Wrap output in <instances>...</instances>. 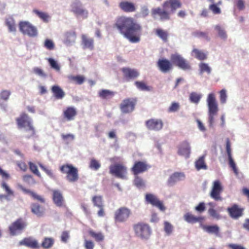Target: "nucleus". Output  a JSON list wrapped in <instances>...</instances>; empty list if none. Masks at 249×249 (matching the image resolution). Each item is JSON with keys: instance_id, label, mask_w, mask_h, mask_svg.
<instances>
[{"instance_id": "6e6d98bb", "label": "nucleus", "mask_w": 249, "mask_h": 249, "mask_svg": "<svg viewBox=\"0 0 249 249\" xmlns=\"http://www.w3.org/2000/svg\"><path fill=\"white\" fill-rule=\"evenodd\" d=\"M220 94V101L221 104H225L227 100V94L226 90L225 89H222L219 91Z\"/></svg>"}, {"instance_id": "5701e85b", "label": "nucleus", "mask_w": 249, "mask_h": 249, "mask_svg": "<svg viewBox=\"0 0 249 249\" xmlns=\"http://www.w3.org/2000/svg\"><path fill=\"white\" fill-rule=\"evenodd\" d=\"M191 152V147L187 141L182 142L178 147V154L179 155L189 158Z\"/></svg>"}, {"instance_id": "e2e57ef3", "label": "nucleus", "mask_w": 249, "mask_h": 249, "mask_svg": "<svg viewBox=\"0 0 249 249\" xmlns=\"http://www.w3.org/2000/svg\"><path fill=\"white\" fill-rule=\"evenodd\" d=\"M229 159V165L231 168H232L233 172L236 175L238 174V171L236 167V164L235 162L233 161V160L232 159V157L228 158Z\"/></svg>"}, {"instance_id": "cd10ccee", "label": "nucleus", "mask_w": 249, "mask_h": 249, "mask_svg": "<svg viewBox=\"0 0 249 249\" xmlns=\"http://www.w3.org/2000/svg\"><path fill=\"white\" fill-rule=\"evenodd\" d=\"M20 188L22 190V191L25 193V194L29 195L31 196H32L34 199L38 200L41 203H44L45 202V199L42 196L37 195L35 192L25 188L22 186H20Z\"/></svg>"}, {"instance_id": "6ab92c4d", "label": "nucleus", "mask_w": 249, "mask_h": 249, "mask_svg": "<svg viewBox=\"0 0 249 249\" xmlns=\"http://www.w3.org/2000/svg\"><path fill=\"white\" fill-rule=\"evenodd\" d=\"M119 7L124 13H134L137 10V5L133 2L122 0L119 3Z\"/></svg>"}, {"instance_id": "aec40b11", "label": "nucleus", "mask_w": 249, "mask_h": 249, "mask_svg": "<svg viewBox=\"0 0 249 249\" xmlns=\"http://www.w3.org/2000/svg\"><path fill=\"white\" fill-rule=\"evenodd\" d=\"M145 124L149 130L159 131L162 129L163 123L160 119H151L146 121Z\"/></svg>"}, {"instance_id": "4c0bfd02", "label": "nucleus", "mask_w": 249, "mask_h": 249, "mask_svg": "<svg viewBox=\"0 0 249 249\" xmlns=\"http://www.w3.org/2000/svg\"><path fill=\"white\" fill-rule=\"evenodd\" d=\"M1 187L2 188L5 190V192L6 193V195H0V199H1L3 197H4L5 198H7L8 196H14V191H12L10 187L8 186V185L7 184V183L5 182H3L1 184Z\"/></svg>"}, {"instance_id": "4be33fe9", "label": "nucleus", "mask_w": 249, "mask_h": 249, "mask_svg": "<svg viewBox=\"0 0 249 249\" xmlns=\"http://www.w3.org/2000/svg\"><path fill=\"white\" fill-rule=\"evenodd\" d=\"M244 208H240L237 204H234L227 209L230 216L234 219H237L243 214Z\"/></svg>"}, {"instance_id": "423d86ee", "label": "nucleus", "mask_w": 249, "mask_h": 249, "mask_svg": "<svg viewBox=\"0 0 249 249\" xmlns=\"http://www.w3.org/2000/svg\"><path fill=\"white\" fill-rule=\"evenodd\" d=\"M60 171L63 174H66L67 179L71 182L77 181L79 176L78 169L71 164H66L62 165L60 168Z\"/></svg>"}, {"instance_id": "72a5a7b5", "label": "nucleus", "mask_w": 249, "mask_h": 249, "mask_svg": "<svg viewBox=\"0 0 249 249\" xmlns=\"http://www.w3.org/2000/svg\"><path fill=\"white\" fill-rule=\"evenodd\" d=\"M184 218L186 221L190 223H195L203 220V217H196L190 213H186L184 215Z\"/></svg>"}, {"instance_id": "a18cd8bd", "label": "nucleus", "mask_w": 249, "mask_h": 249, "mask_svg": "<svg viewBox=\"0 0 249 249\" xmlns=\"http://www.w3.org/2000/svg\"><path fill=\"white\" fill-rule=\"evenodd\" d=\"M201 97L202 96L200 94L193 92L190 94L189 99L192 103L197 104L199 102Z\"/></svg>"}, {"instance_id": "b1692460", "label": "nucleus", "mask_w": 249, "mask_h": 249, "mask_svg": "<svg viewBox=\"0 0 249 249\" xmlns=\"http://www.w3.org/2000/svg\"><path fill=\"white\" fill-rule=\"evenodd\" d=\"M185 175L183 172H175L172 174L168 179L167 183L172 186L178 181L183 180Z\"/></svg>"}, {"instance_id": "680f3d73", "label": "nucleus", "mask_w": 249, "mask_h": 249, "mask_svg": "<svg viewBox=\"0 0 249 249\" xmlns=\"http://www.w3.org/2000/svg\"><path fill=\"white\" fill-rule=\"evenodd\" d=\"M179 108V105L178 103H173L168 108L169 112H176L178 110Z\"/></svg>"}, {"instance_id": "39448f33", "label": "nucleus", "mask_w": 249, "mask_h": 249, "mask_svg": "<svg viewBox=\"0 0 249 249\" xmlns=\"http://www.w3.org/2000/svg\"><path fill=\"white\" fill-rule=\"evenodd\" d=\"M208 107V122L210 127H213L214 123V116L218 111V106L215 94L211 93L208 94L207 98Z\"/></svg>"}, {"instance_id": "603ef678", "label": "nucleus", "mask_w": 249, "mask_h": 249, "mask_svg": "<svg viewBox=\"0 0 249 249\" xmlns=\"http://www.w3.org/2000/svg\"><path fill=\"white\" fill-rule=\"evenodd\" d=\"M48 61L53 69H54L56 71H59L60 70V67L57 62L52 58L48 59Z\"/></svg>"}, {"instance_id": "0e129e2a", "label": "nucleus", "mask_w": 249, "mask_h": 249, "mask_svg": "<svg viewBox=\"0 0 249 249\" xmlns=\"http://www.w3.org/2000/svg\"><path fill=\"white\" fill-rule=\"evenodd\" d=\"M16 164L21 171L23 172H26L27 171V165L25 162L22 161H18L16 162Z\"/></svg>"}, {"instance_id": "338daca9", "label": "nucleus", "mask_w": 249, "mask_h": 249, "mask_svg": "<svg viewBox=\"0 0 249 249\" xmlns=\"http://www.w3.org/2000/svg\"><path fill=\"white\" fill-rule=\"evenodd\" d=\"M84 247L86 249H93L94 244L91 240H85L84 241Z\"/></svg>"}, {"instance_id": "8fccbe9b", "label": "nucleus", "mask_w": 249, "mask_h": 249, "mask_svg": "<svg viewBox=\"0 0 249 249\" xmlns=\"http://www.w3.org/2000/svg\"><path fill=\"white\" fill-rule=\"evenodd\" d=\"M28 164L30 171L37 177H41L40 173L37 169V166L31 161L29 162Z\"/></svg>"}, {"instance_id": "79ce46f5", "label": "nucleus", "mask_w": 249, "mask_h": 249, "mask_svg": "<svg viewBox=\"0 0 249 249\" xmlns=\"http://www.w3.org/2000/svg\"><path fill=\"white\" fill-rule=\"evenodd\" d=\"M205 231L209 233H214L218 235L219 231V227L217 225L207 226L204 227Z\"/></svg>"}, {"instance_id": "9d476101", "label": "nucleus", "mask_w": 249, "mask_h": 249, "mask_svg": "<svg viewBox=\"0 0 249 249\" xmlns=\"http://www.w3.org/2000/svg\"><path fill=\"white\" fill-rule=\"evenodd\" d=\"M19 29L22 33L30 37H35L38 34L36 28L28 21H20Z\"/></svg>"}, {"instance_id": "a19ab883", "label": "nucleus", "mask_w": 249, "mask_h": 249, "mask_svg": "<svg viewBox=\"0 0 249 249\" xmlns=\"http://www.w3.org/2000/svg\"><path fill=\"white\" fill-rule=\"evenodd\" d=\"M218 36L223 39H226L227 37V35L224 29L220 25H216L214 27Z\"/></svg>"}, {"instance_id": "ddd939ff", "label": "nucleus", "mask_w": 249, "mask_h": 249, "mask_svg": "<svg viewBox=\"0 0 249 249\" xmlns=\"http://www.w3.org/2000/svg\"><path fill=\"white\" fill-rule=\"evenodd\" d=\"M136 102V100L134 98L125 99L120 105V109L124 113L131 112L134 110Z\"/></svg>"}, {"instance_id": "4468645a", "label": "nucleus", "mask_w": 249, "mask_h": 249, "mask_svg": "<svg viewBox=\"0 0 249 249\" xmlns=\"http://www.w3.org/2000/svg\"><path fill=\"white\" fill-rule=\"evenodd\" d=\"M223 191V187L219 180L213 181L212 189L210 193V196L216 201L222 200L220 194Z\"/></svg>"}, {"instance_id": "e433bc0d", "label": "nucleus", "mask_w": 249, "mask_h": 249, "mask_svg": "<svg viewBox=\"0 0 249 249\" xmlns=\"http://www.w3.org/2000/svg\"><path fill=\"white\" fill-rule=\"evenodd\" d=\"M6 25L8 27L9 31L15 32L16 31V25L13 18L10 17L6 19Z\"/></svg>"}, {"instance_id": "f257e3e1", "label": "nucleus", "mask_w": 249, "mask_h": 249, "mask_svg": "<svg viewBox=\"0 0 249 249\" xmlns=\"http://www.w3.org/2000/svg\"><path fill=\"white\" fill-rule=\"evenodd\" d=\"M113 27L131 43H136L140 41L142 27L133 18L119 16L116 19Z\"/></svg>"}, {"instance_id": "5fc2aeb1", "label": "nucleus", "mask_w": 249, "mask_h": 249, "mask_svg": "<svg viewBox=\"0 0 249 249\" xmlns=\"http://www.w3.org/2000/svg\"><path fill=\"white\" fill-rule=\"evenodd\" d=\"M61 136L62 140L67 143H68L70 141H72L74 139V136L71 134H62Z\"/></svg>"}, {"instance_id": "2eb2a0df", "label": "nucleus", "mask_w": 249, "mask_h": 249, "mask_svg": "<svg viewBox=\"0 0 249 249\" xmlns=\"http://www.w3.org/2000/svg\"><path fill=\"white\" fill-rule=\"evenodd\" d=\"M151 167L145 161H136L131 169L134 175L146 172Z\"/></svg>"}, {"instance_id": "c756f323", "label": "nucleus", "mask_w": 249, "mask_h": 249, "mask_svg": "<svg viewBox=\"0 0 249 249\" xmlns=\"http://www.w3.org/2000/svg\"><path fill=\"white\" fill-rule=\"evenodd\" d=\"M154 32L155 34L163 42H166L168 41L169 34L167 31L158 28L155 29Z\"/></svg>"}, {"instance_id": "bf43d9fd", "label": "nucleus", "mask_w": 249, "mask_h": 249, "mask_svg": "<svg viewBox=\"0 0 249 249\" xmlns=\"http://www.w3.org/2000/svg\"><path fill=\"white\" fill-rule=\"evenodd\" d=\"M101 166L100 163L95 159H92L90 162L89 167L95 170H98Z\"/></svg>"}, {"instance_id": "473e14b6", "label": "nucleus", "mask_w": 249, "mask_h": 249, "mask_svg": "<svg viewBox=\"0 0 249 249\" xmlns=\"http://www.w3.org/2000/svg\"><path fill=\"white\" fill-rule=\"evenodd\" d=\"M89 235L93 238L95 241L100 242L104 241L105 236L103 233L101 232H95L92 230H89L88 231Z\"/></svg>"}, {"instance_id": "a211bd4d", "label": "nucleus", "mask_w": 249, "mask_h": 249, "mask_svg": "<svg viewBox=\"0 0 249 249\" xmlns=\"http://www.w3.org/2000/svg\"><path fill=\"white\" fill-rule=\"evenodd\" d=\"M52 200L53 203L58 207L65 206V199L62 192L59 190H53Z\"/></svg>"}, {"instance_id": "dca6fc26", "label": "nucleus", "mask_w": 249, "mask_h": 249, "mask_svg": "<svg viewBox=\"0 0 249 249\" xmlns=\"http://www.w3.org/2000/svg\"><path fill=\"white\" fill-rule=\"evenodd\" d=\"M19 245L24 246L32 249H39L40 248L38 241L31 236L24 238L19 241Z\"/></svg>"}, {"instance_id": "774afa93", "label": "nucleus", "mask_w": 249, "mask_h": 249, "mask_svg": "<svg viewBox=\"0 0 249 249\" xmlns=\"http://www.w3.org/2000/svg\"><path fill=\"white\" fill-rule=\"evenodd\" d=\"M206 207L204 202H200L195 207V210L199 213H201L205 210Z\"/></svg>"}, {"instance_id": "052dcab7", "label": "nucleus", "mask_w": 249, "mask_h": 249, "mask_svg": "<svg viewBox=\"0 0 249 249\" xmlns=\"http://www.w3.org/2000/svg\"><path fill=\"white\" fill-rule=\"evenodd\" d=\"M164 231L167 234H170L173 231V226L168 222H165L164 223Z\"/></svg>"}, {"instance_id": "58836bf2", "label": "nucleus", "mask_w": 249, "mask_h": 249, "mask_svg": "<svg viewBox=\"0 0 249 249\" xmlns=\"http://www.w3.org/2000/svg\"><path fill=\"white\" fill-rule=\"evenodd\" d=\"M39 18L45 22H48L49 21V16L45 12L40 11L36 9H34L33 11Z\"/></svg>"}, {"instance_id": "1a4fd4ad", "label": "nucleus", "mask_w": 249, "mask_h": 249, "mask_svg": "<svg viewBox=\"0 0 249 249\" xmlns=\"http://www.w3.org/2000/svg\"><path fill=\"white\" fill-rule=\"evenodd\" d=\"M131 214V210L126 207H121L114 212V219L116 223L126 222Z\"/></svg>"}, {"instance_id": "de8ad7c7", "label": "nucleus", "mask_w": 249, "mask_h": 249, "mask_svg": "<svg viewBox=\"0 0 249 249\" xmlns=\"http://www.w3.org/2000/svg\"><path fill=\"white\" fill-rule=\"evenodd\" d=\"M193 35L196 37L204 38L207 40H210L208 34L206 32L196 31L193 33Z\"/></svg>"}, {"instance_id": "a878e982", "label": "nucleus", "mask_w": 249, "mask_h": 249, "mask_svg": "<svg viewBox=\"0 0 249 249\" xmlns=\"http://www.w3.org/2000/svg\"><path fill=\"white\" fill-rule=\"evenodd\" d=\"M82 44L84 49L92 50L94 49V40L86 35L81 36Z\"/></svg>"}, {"instance_id": "49530a36", "label": "nucleus", "mask_w": 249, "mask_h": 249, "mask_svg": "<svg viewBox=\"0 0 249 249\" xmlns=\"http://www.w3.org/2000/svg\"><path fill=\"white\" fill-rule=\"evenodd\" d=\"M136 177L134 180V185L138 188H142L145 187V183L144 180L138 175H135Z\"/></svg>"}, {"instance_id": "3c124183", "label": "nucleus", "mask_w": 249, "mask_h": 249, "mask_svg": "<svg viewBox=\"0 0 249 249\" xmlns=\"http://www.w3.org/2000/svg\"><path fill=\"white\" fill-rule=\"evenodd\" d=\"M11 93L8 90H2L0 93V99L6 101H7L11 95Z\"/></svg>"}, {"instance_id": "13d9d810", "label": "nucleus", "mask_w": 249, "mask_h": 249, "mask_svg": "<svg viewBox=\"0 0 249 249\" xmlns=\"http://www.w3.org/2000/svg\"><path fill=\"white\" fill-rule=\"evenodd\" d=\"M209 8L214 14H219L221 13L220 8L218 7L216 4H212L210 5Z\"/></svg>"}, {"instance_id": "20e7f679", "label": "nucleus", "mask_w": 249, "mask_h": 249, "mask_svg": "<svg viewBox=\"0 0 249 249\" xmlns=\"http://www.w3.org/2000/svg\"><path fill=\"white\" fill-rule=\"evenodd\" d=\"M16 120L18 128H24L26 131L29 133L26 136L27 138L29 139L35 135V129L33 126L32 119L27 114L25 113H21L20 116L16 118Z\"/></svg>"}, {"instance_id": "6e6552de", "label": "nucleus", "mask_w": 249, "mask_h": 249, "mask_svg": "<svg viewBox=\"0 0 249 249\" xmlns=\"http://www.w3.org/2000/svg\"><path fill=\"white\" fill-rule=\"evenodd\" d=\"M27 225V222L23 218L17 219L9 226L8 229L10 235L15 236L21 233Z\"/></svg>"}, {"instance_id": "f8f14e48", "label": "nucleus", "mask_w": 249, "mask_h": 249, "mask_svg": "<svg viewBox=\"0 0 249 249\" xmlns=\"http://www.w3.org/2000/svg\"><path fill=\"white\" fill-rule=\"evenodd\" d=\"M145 199L147 203L150 204L153 206L157 207L162 212H164L166 209L163 202L153 194H146L145 196Z\"/></svg>"}, {"instance_id": "f3484780", "label": "nucleus", "mask_w": 249, "mask_h": 249, "mask_svg": "<svg viewBox=\"0 0 249 249\" xmlns=\"http://www.w3.org/2000/svg\"><path fill=\"white\" fill-rule=\"evenodd\" d=\"M71 12L76 16H81L83 18H87L88 17L89 12L88 10L83 8L81 3L80 2H73L71 5Z\"/></svg>"}, {"instance_id": "0eeeda50", "label": "nucleus", "mask_w": 249, "mask_h": 249, "mask_svg": "<svg viewBox=\"0 0 249 249\" xmlns=\"http://www.w3.org/2000/svg\"><path fill=\"white\" fill-rule=\"evenodd\" d=\"M136 235L142 239H148L151 233L149 226L145 223L140 222L133 225Z\"/></svg>"}, {"instance_id": "f704fd0d", "label": "nucleus", "mask_w": 249, "mask_h": 249, "mask_svg": "<svg viewBox=\"0 0 249 249\" xmlns=\"http://www.w3.org/2000/svg\"><path fill=\"white\" fill-rule=\"evenodd\" d=\"M99 96L103 99H108L112 98L115 93L108 89H102L98 92Z\"/></svg>"}, {"instance_id": "69168bd1", "label": "nucleus", "mask_w": 249, "mask_h": 249, "mask_svg": "<svg viewBox=\"0 0 249 249\" xmlns=\"http://www.w3.org/2000/svg\"><path fill=\"white\" fill-rule=\"evenodd\" d=\"M70 238L69 232L68 231L62 232L61 235V240L64 243H67Z\"/></svg>"}, {"instance_id": "9b49d317", "label": "nucleus", "mask_w": 249, "mask_h": 249, "mask_svg": "<svg viewBox=\"0 0 249 249\" xmlns=\"http://www.w3.org/2000/svg\"><path fill=\"white\" fill-rule=\"evenodd\" d=\"M109 173L124 179L126 178L127 168L122 163H115L109 166Z\"/></svg>"}, {"instance_id": "864d4df0", "label": "nucleus", "mask_w": 249, "mask_h": 249, "mask_svg": "<svg viewBox=\"0 0 249 249\" xmlns=\"http://www.w3.org/2000/svg\"><path fill=\"white\" fill-rule=\"evenodd\" d=\"M44 46L45 47L47 50H53L54 49L55 45L53 42L49 39H46L45 40Z\"/></svg>"}, {"instance_id": "c9c22d12", "label": "nucleus", "mask_w": 249, "mask_h": 249, "mask_svg": "<svg viewBox=\"0 0 249 249\" xmlns=\"http://www.w3.org/2000/svg\"><path fill=\"white\" fill-rule=\"evenodd\" d=\"M205 156L200 157L195 162V166L197 170L207 169V166L205 162Z\"/></svg>"}, {"instance_id": "c03bdc74", "label": "nucleus", "mask_w": 249, "mask_h": 249, "mask_svg": "<svg viewBox=\"0 0 249 249\" xmlns=\"http://www.w3.org/2000/svg\"><path fill=\"white\" fill-rule=\"evenodd\" d=\"M92 201L94 205L97 207H102L104 206L102 196H93Z\"/></svg>"}, {"instance_id": "ea45409f", "label": "nucleus", "mask_w": 249, "mask_h": 249, "mask_svg": "<svg viewBox=\"0 0 249 249\" xmlns=\"http://www.w3.org/2000/svg\"><path fill=\"white\" fill-rule=\"evenodd\" d=\"M135 85L139 89L142 91H150L152 89L151 87L147 86L143 81H136Z\"/></svg>"}, {"instance_id": "412c9836", "label": "nucleus", "mask_w": 249, "mask_h": 249, "mask_svg": "<svg viewBox=\"0 0 249 249\" xmlns=\"http://www.w3.org/2000/svg\"><path fill=\"white\" fill-rule=\"evenodd\" d=\"M122 71L123 73L124 78L127 81L137 78L140 75L139 72L136 69L129 68H123Z\"/></svg>"}, {"instance_id": "bb28decb", "label": "nucleus", "mask_w": 249, "mask_h": 249, "mask_svg": "<svg viewBox=\"0 0 249 249\" xmlns=\"http://www.w3.org/2000/svg\"><path fill=\"white\" fill-rule=\"evenodd\" d=\"M76 114L77 111L74 107H68L63 111L64 117L68 121L73 120Z\"/></svg>"}, {"instance_id": "4d7b16f0", "label": "nucleus", "mask_w": 249, "mask_h": 249, "mask_svg": "<svg viewBox=\"0 0 249 249\" xmlns=\"http://www.w3.org/2000/svg\"><path fill=\"white\" fill-rule=\"evenodd\" d=\"M208 213L213 218L219 219L221 217L220 214L213 208H210L208 210Z\"/></svg>"}, {"instance_id": "393cba45", "label": "nucleus", "mask_w": 249, "mask_h": 249, "mask_svg": "<svg viewBox=\"0 0 249 249\" xmlns=\"http://www.w3.org/2000/svg\"><path fill=\"white\" fill-rule=\"evenodd\" d=\"M31 212L38 217L43 216L45 213V209L37 203H33L31 204Z\"/></svg>"}, {"instance_id": "7ed1b4c3", "label": "nucleus", "mask_w": 249, "mask_h": 249, "mask_svg": "<svg viewBox=\"0 0 249 249\" xmlns=\"http://www.w3.org/2000/svg\"><path fill=\"white\" fill-rule=\"evenodd\" d=\"M182 6L181 0H166L162 4V8L158 7L151 10L153 18L159 17L161 21L170 20L171 14Z\"/></svg>"}, {"instance_id": "2f4dec72", "label": "nucleus", "mask_w": 249, "mask_h": 249, "mask_svg": "<svg viewBox=\"0 0 249 249\" xmlns=\"http://www.w3.org/2000/svg\"><path fill=\"white\" fill-rule=\"evenodd\" d=\"M192 55L199 60H204L207 58V55L205 53L197 49H194L192 50Z\"/></svg>"}, {"instance_id": "c85d7f7f", "label": "nucleus", "mask_w": 249, "mask_h": 249, "mask_svg": "<svg viewBox=\"0 0 249 249\" xmlns=\"http://www.w3.org/2000/svg\"><path fill=\"white\" fill-rule=\"evenodd\" d=\"M54 97L57 99H61L65 95L63 90L58 85L53 86L51 88Z\"/></svg>"}, {"instance_id": "09e8293b", "label": "nucleus", "mask_w": 249, "mask_h": 249, "mask_svg": "<svg viewBox=\"0 0 249 249\" xmlns=\"http://www.w3.org/2000/svg\"><path fill=\"white\" fill-rule=\"evenodd\" d=\"M71 80L76 84L81 85L85 81V78L83 75L72 76L71 77Z\"/></svg>"}, {"instance_id": "7c9ffc66", "label": "nucleus", "mask_w": 249, "mask_h": 249, "mask_svg": "<svg viewBox=\"0 0 249 249\" xmlns=\"http://www.w3.org/2000/svg\"><path fill=\"white\" fill-rule=\"evenodd\" d=\"M54 244V239L53 237H44L40 245V247L44 249H49L52 248Z\"/></svg>"}, {"instance_id": "37998d69", "label": "nucleus", "mask_w": 249, "mask_h": 249, "mask_svg": "<svg viewBox=\"0 0 249 249\" xmlns=\"http://www.w3.org/2000/svg\"><path fill=\"white\" fill-rule=\"evenodd\" d=\"M199 68L200 73L206 72L210 74L211 72V68L209 67L208 64L205 63H200L199 64Z\"/></svg>"}, {"instance_id": "f03ea898", "label": "nucleus", "mask_w": 249, "mask_h": 249, "mask_svg": "<svg viewBox=\"0 0 249 249\" xmlns=\"http://www.w3.org/2000/svg\"><path fill=\"white\" fill-rule=\"evenodd\" d=\"M171 61L165 58L160 59L157 62L159 70L163 73H167L173 69V64L183 71H190L192 69L190 62L178 53L171 55Z\"/></svg>"}]
</instances>
